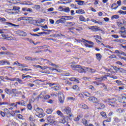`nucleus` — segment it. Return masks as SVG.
I'll use <instances>...</instances> for the list:
<instances>
[{
	"label": "nucleus",
	"mask_w": 126,
	"mask_h": 126,
	"mask_svg": "<svg viewBox=\"0 0 126 126\" xmlns=\"http://www.w3.org/2000/svg\"><path fill=\"white\" fill-rule=\"evenodd\" d=\"M70 66L72 67L73 70H76V71H78V72H79L80 73H82L83 72L86 73V70H87V71H89V72L92 71V68L85 67H83L80 65L72 64Z\"/></svg>",
	"instance_id": "f257e3e1"
},
{
	"label": "nucleus",
	"mask_w": 126,
	"mask_h": 126,
	"mask_svg": "<svg viewBox=\"0 0 126 126\" xmlns=\"http://www.w3.org/2000/svg\"><path fill=\"white\" fill-rule=\"evenodd\" d=\"M121 101H119L121 103L126 104V94L125 96H123L121 98Z\"/></svg>",
	"instance_id": "ddd939ff"
},
{
	"label": "nucleus",
	"mask_w": 126,
	"mask_h": 126,
	"mask_svg": "<svg viewBox=\"0 0 126 126\" xmlns=\"http://www.w3.org/2000/svg\"><path fill=\"white\" fill-rule=\"evenodd\" d=\"M8 12H9V13H14L15 12H14L13 11V9H8L7 10Z\"/></svg>",
	"instance_id": "09e8293b"
},
{
	"label": "nucleus",
	"mask_w": 126,
	"mask_h": 126,
	"mask_svg": "<svg viewBox=\"0 0 126 126\" xmlns=\"http://www.w3.org/2000/svg\"><path fill=\"white\" fill-rule=\"evenodd\" d=\"M58 95L59 102H60L61 104H63V102H64V96L63 95V94L60 92L58 93Z\"/></svg>",
	"instance_id": "20e7f679"
},
{
	"label": "nucleus",
	"mask_w": 126,
	"mask_h": 126,
	"mask_svg": "<svg viewBox=\"0 0 126 126\" xmlns=\"http://www.w3.org/2000/svg\"><path fill=\"white\" fill-rule=\"evenodd\" d=\"M73 89H74V90H77V89H78V87L77 85H74L73 86Z\"/></svg>",
	"instance_id": "338daca9"
},
{
	"label": "nucleus",
	"mask_w": 126,
	"mask_h": 126,
	"mask_svg": "<svg viewBox=\"0 0 126 126\" xmlns=\"http://www.w3.org/2000/svg\"><path fill=\"white\" fill-rule=\"evenodd\" d=\"M64 9V11L65 12H69V7H66Z\"/></svg>",
	"instance_id": "052dcab7"
},
{
	"label": "nucleus",
	"mask_w": 126,
	"mask_h": 126,
	"mask_svg": "<svg viewBox=\"0 0 126 126\" xmlns=\"http://www.w3.org/2000/svg\"><path fill=\"white\" fill-rule=\"evenodd\" d=\"M57 114L58 115V116H60V117H63V114L62 113V111L60 110H58L57 111Z\"/></svg>",
	"instance_id": "7c9ffc66"
},
{
	"label": "nucleus",
	"mask_w": 126,
	"mask_h": 126,
	"mask_svg": "<svg viewBox=\"0 0 126 126\" xmlns=\"http://www.w3.org/2000/svg\"><path fill=\"white\" fill-rule=\"evenodd\" d=\"M5 24L10 27H19V25H17L9 22H6Z\"/></svg>",
	"instance_id": "9d476101"
},
{
	"label": "nucleus",
	"mask_w": 126,
	"mask_h": 126,
	"mask_svg": "<svg viewBox=\"0 0 126 126\" xmlns=\"http://www.w3.org/2000/svg\"><path fill=\"white\" fill-rule=\"evenodd\" d=\"M47 120L49 124L53 125V124H54V121L55 120V116L50 115L47 118Z\"/></svg>",
	"instance_id": "39448f33"
},
{
	"label": "nucleus",
	"mask_w": 126,
	"mask_h": 126,
	"mask_svg": "<svg viewBox=\"0 0 126 126\" xmlns=\"http://www.w3.org/2000/svg\"><path fill=\"white\" fill-rule=\"evenodd\" d=\"M61 89V86H55L54 87V90L55 91H58V90H60Z\"/></svg>",
	"instance_id": "4c0bfd02"
},
{
	"label": "nucleus",
	"mask_w": 126,
	"mask_h": 126,
	"mask_svg": "<svg viewBox=\"0 0 126 126\" xmlns=\"http://www.w3.org/2000/svg\"><path fill=\"white\" fill-rule=\"evenodd\" d=\"M0 21L2 22H5L6 21V19L4 18L0 17Z\"/></svg>",
	"instance_id": "864d4df0"
},
{
	"label": "nucleus",
	"mask_w": 126,
	"mask_h": 126,
	"mask_svg": "<svg viewBox=\"0 0 126 126\" xmlns=\"http://www.w3.org/2000/svg\"><path fill=\"white\" fill-rule=\"evenodd\" d=\"M6 40H8V41L11 40H14V38L11 36H7L6 38H5Z\"/></svg>",
	"instance_id": "c03bdc74"
},
{
	"label": "nucleus",
	"mask_w": 126,
	"mask_h": 126,
	"mask_svg": "<svg viewBox=\"0 0 126 126\" xmlns=\"http://www.w3.org/2000/svg\"><path fill=\"white\" fill-rule=\"evenodd\" d=\"M66 24L68 26H73V25H75V23L71 22H68L66 23Z\"/></svg>",
	"instance_id": "c85d7f7f"
},
{
	"label": "nucleus",
	"mask_w": 126,
	"mask_h": 126,
	"mask_svg": "<svg viewBox=\"0 0 126 126\" xmlns=\"http://www.w3.org/2000/svg\"><path fill=\"white\" fill-rule=\"evenodd\" d=\"M60 20L61 23H64L65 22V18L64 16L62 17Z\"/></svg>",
	"instance_id": "c756f323"
},
{
	"label": "nucleus",
	"mask_w": 126,
	"mask_h": 126,
	"mask_svg": "<svg viewBox=\"0 0 126 126\" xmlns=\"http://www.w3.org/2000/svg\"><path fill=\"white\" fill-rule=\"evenodd\" d=\"M95 107L98 110H103V109L105 108V105L103 103H97L95 105Z\"/></svg>",
	"instance_id": "423d86ee"
},
{
	"label": "nucleus",
	"mask_w": 126,
	"mask_h": 126,
	"mask_svg": "<svg viewBox=\"0 0 126 126\" xmlns=\"http://www.w3.org/2000/svg\"><path fill=\"white\" fill-rule=\"evenodd\" d=\"M113 38H115V39H119V35L117 34H112L111 35Z\"/></svg>",
	"instance_id": "5fc2aeb1"
},
{
	"label": "nucleus",
	"mask_w": 126,
	"mask_h": 126,
	"mask_svg": "<svg viewBox=\"0 0 126 126\" xmlns=\"http://www.w3.org/2000/svg\"><path fill=\"white\" fill-rule=\"evenodd\" d=\"M49 64L50 65H52V66H53V67H55L56 68H59V65L56 64H54V63H50Z\"/></svg>",
	"instance_id": "a19ab883"
},
{
	"label": "nucleus",
	"mask_w": 126,
	"mask_h": 126,
	"mask_svg": "<svg viewBox=\"0 0 126 126\" xmlns=\"http://www.w3.org/2000/svg\"><path fill=\"white\" fill-rule=\"evenodd\" d=\"M29 21H30V22H31V21H32V24L34 25H36V24L38 23V21L33 20V18L32 17H29Z\"/></svg>",
	"instance_id": "4468645a"
},
{
	"label": "nucleus",
	"mask_w": 126,
	"mask_h": 126,
	"mask_svg": "<svg viewBox=\"0 0 126 126\" xmlns=\"http://www.w3.org/2000/svg\"><path fill=\"white\" fill-rule=\"evenodd\" d=\"M95 56H96V59H97V60H98V61H101V59H102V55H101V54L97 53L95 55Z\"/></svg>",
	"instance_id": "412c9836"
},
{
	"label": "nucleus",
	"mask_w": 126,
	"mask_h": 126,
	"mask_svg": "<svg viewBox=\"0 0 126 126\" xmlns=\"http://www.w3.org/2000/svg\"><path fill=\"white\" fill-rule=\"evenodd\" d=\"M117 69L120 71L121 73H126V70L123 68H118Z\"/></svg>",
	"instance_id": "b1692460"
},
{
	"label": "nucleus",
	"mask_w": 126,
	"mask_h": 126,
	"mask_svg": "<svg viewBox=\"0 0 126 126\" xmlns=\"http://www.w3.org/2000/svg\"><path fill=\"white\" fill-rule=\"evenodd\" d=\"M0 55H13V54L10 53V52H0Z\"/></svg>",
	"instance_id": "aec40b11"
},
{
	"label": "nucleus",
	"mask_w": 126,
	"mask_h": 126,
	"mask_svg": "<svg viewBox=\"0 0 126 126\" xmlns=\"http://www.w3.org/2000/svg\"><path fill=\"white\" fill-rule=\"evenodd\" d=\"M11 93H12V94H14L15 96H16V94H20L21 92H17V90L16 89H13L11 90Z\"/></svg>",
	"instance_id": "9b49d317"
},
{
	"label": "nucleus",
	"mask_w": 126,
	"mask_h": 126,
	"mask_svg": "<svg viewBox=\"0 0 126 126\" xmlns=\"http://www.w3.org/2000/svg\"><path fill=\"white\" fill-rule=\"evenodd\" d=\"M65 20H71V19H73V17L71 16H64Z\"/></svg>",
	"instance_id": "473e14b6"
},
{
	"label": "nucleus",
	"mask_w": 126,
	"mask_h": 126,
	"mask_svg": "<svg viewBox=\"0 0 126 126\" xmlns=\"http://www.w3.org/2000/svg\"><path fill=\"white\" fill-rule=\"evenodd\" d=\"M29 120L31 122H34V118L32 115L30 116Z\"/></svg>",
	"instance_id": "680f3d73"
},
{
	"label": "nucleus",
	"mask_w": 126,
	"mask_h": 126,
	"mask_svg": "<svg viewBox=\"0 0 126 126\" xmlns=\"http://www.w3.org/2000/svg\"><path fill=\"white\" fill-rule=\"evenodd\" d=\"M100 115L102 117V118H104L105 119H106V118H107V114H106V112L102 111L101 112H100Z\"/></svg>",
	"instance_id": "393cba45"
},
{
	"label": "nucleus",
	"mask_w": 126,
	"mask_h": 126,
	"mask_svg": "<svg viewBox=\"0 0 126 126\" xmlns=\"http://www.w3.org/2000/svg\"><path fill=\"white\" fill-rule=\"evenodd\" d=\"M100 28L97 26H92L91 28H89V29L92 30L94 32H97L98 31H103V30L99 29Z\"/></svg>",
	"instance_id": "0eeeda50"
},
{
	"label": "nucleus",
	"mask_w": 126,
	"mask_h": 126,
	"mask_svg": "<svg viewBox=\"0 0 126 126\" xmlns=\"http://www.w3.org/2000/svg\"><path fill=\"white\" fill-rule=\"evenodd\" d=\"M25 59L27 60V61H35V60H37L36 58H32L28 56L26 57Z\"/></svg>",
	"instance_id": "dca6fc26"
},
{
	"label": "nucleus",
	"mask_w": 126,
	"mask_h": 126,
	"mask_svg": "<svg viewBox=\"0 0 126 126\" xmlns=\"http://www.w3.org/2000/svg\"><path fill=\"white\" fill-rule=\"evenodd\" d=\"M75 2H78V5H83V3H84V1L75 0Z\"/></svg>",
	"instance_id": "a878e982"
},
{
	"label": "nucleus",
	"mask_w": 126,
	"mask_h": 126,
	"mask_svg": "<svg viewBox=\"0 0 126 126\" xmlns=\"http://www.w3.org/2000/svg\"><path fill=\"white\" fill-rule=\"evenodd\" d=\"M46 113L49 114H52L53 113V109H48L47 110Z\"/></svg>",
	"instance_id": "37998d69"
},
{
	"label": "nucleus",
	"mask_w": 126,
	"mask_h": 126,
	"mask_svg": "<svg viewBox=\"0 0 126 126\" xmlns=\"http://www.w3.org/2000/svg\"><path fill=\"white\" fill-rule=\"evenodd\" d=\"M4 31H7V30H4V29H0V34H3L4 33Z\"/></svg>",
	"instance_id": "8fccbe9b"
},
{
	"label": "nucleus",
	"mask_w": 126,
	"mask_h": 126,
	"mask_svg": "<svg viewBox=\"0 0 126 126\" xmlns=\"http://www.w3.org/2000/svg\"><path fill=\"white\" fill-rule=\"evenodd\" d=\"M76 13H78L80 14H83L84 13V10L83 9H78L76 11Z\"/></svg>",
	"instance_id": "4be33fe9"
},
{
	"label": "nucleus",
	"mask_w": 126,
	"mask_h": 126,
	"mask_svg": "<svg viewBox=\"0 0 126 126\" xmlns=\"http://www.w3.org/2000/svg\"><path fill=\"white\" fill-rule=\"evenodd\" d=\"M51 98V96L49 94H47L46 96H44L43 99L44 100H48V99H50Z\"/></svg>",
	"instance_id": "a18cd8bd"
},
{
	"label": "nucleus",
	"mask_w": 126,
	"mask_h": 126,
	"mask_svg": "<svg viewBox=\"0 0 126 126\" xmlns=\"http://www.w3.org/2000/svg\"><path fill=\"white\" fill-rule=\"evenodd\" d=\"M22 79H24L25 78H32V77L30 75H27V76H25L24 74H23L22 76Z\"/></svg>",
	"instance_id": "c9c22d12"
},
{
	"label": "nucleus",
	"mask_w": 126,
	"mask_h": 126,
	"mask_svg": "<svg viewBox=\"0 0 126 126\" xmlns=\"http://www.w3.org/2000/svg\"><path fill=\"white\" fill-rule=\"evenodd\" d=\"M33 8H35V9L38 10L40 9V8H41V6H40L39 5H35L34 6Z\"/></svg>",
	"instance_id": "58836bf2"
},
{
	"label": "nucleus",
	"mask_w": 126,
	"mask_h": 126,
	"mask_svg": "<svg viewBox=\"0 0 126 126\" xmlns=\"http://www.w3.org/2000/svg\"><path fill=\"white\" fill-rule=\"evenodd\" d=\"M80 108H82V109H88V106H87V105H86V104L84 103L81 104L80 105Z\"/></svg>",
	"instance_id": "6ab92c4d"
},
{
	"label": "nucleus",
	"mask_w": 126,
	"mask_h": 126,
	"mask_svg": "<svg viewBox=\"0 0 126 126\" xmlns=\"http://www.w3.org/2000/svg\"><path fill=\"white\" fill-rule=\"evenodd\" d=\"M35 111L37 113H38V114H43L44 113V110H43L42 108L39 107H37Z\"/></svg>",
	"instance_id": "2eb2a0df"
},
{
	"label": "nucleus",
	"mask_w": 126,
	"mask_h": 126,
	"mask_svg": "<svg viewBox=\"0 0 126 126\" xmlns=\"http://www.w3.org/2000/svg\"><path fill=\"white\" fill-rule=\"evenodd\" d=\"M83 94L86 97H90V96H91V94L90 93L86 92H84Z\"/></svg>",
	"instance_id": "2f4dec72"
},
{
	"label": "nucleus",
	"mask_w": 126,
	"mask_h": 126,
	"mask_svg": "<svg viewBox=\"0 0 126 126\" xmlns=\"http://www.w3.org/2000/svg\"><path fill=\"white\" fill-rule=\"evenodd\" d=\"M44 94H45V93L44 92H42L39 95V97L40 98V99H44Z\"/></svg>",
	"instance_id": "ea45409f"
},
{
	"label": "nucleus",
	"mask_w": 126,
	"mask_h": 126,
	"mask_svg": "<svg viewBox=\"0 0 126 126\" xmlns=\"http://www.w3.org/2000/svg\"><path fill=\"white\" fill-rule=\"evenodd\" d=\"M117 101V99L116 98H113L112 99L108 98L106 102L109 105H111L112 107H115L116 106V102Z\"/></svg>",
	"instance_id": "f03ea898"
},
{
	"label": "nucleus",
	"mask_w": 126,
	"mask_h": 126,
	"mask_svg": "<svg viewBox=\"0 0 126 126\" xmlns=\"http://www.w3.org/2000/svg\"><path fill=\"white\" fill-rule=\"evenodd\" d=\"M28 109L29 110H32V105H31V104L29 103V104H28Z\"/></svg>",
	"instance_id": "13d9d810"
},
{
	"label": "nucleus",
	"mask_w": 126,
	"mask_h": 126,
	"mask_svg": "<svg viewBox=\"0 0 126 126\" xmlns=\"http://www.w3.org/2000/svg\"><path fill=\"white\" fill-rule=\"evenodd\" d=\"M60 123H61V124H65L67 123V116H63V118L60 120Z\"/></svg>",
	"instance_id": "6e6552de"
},
{
	"label": "nucleus",
	"mask_w": 126,
	"mask_h": 126,
	"mask_svg": "<svg viewBox=\"0 0 126 126\" xmlns=\"http://www.w3.org/2000/svg\"><path fill=\"white\" fill-rule=\"evenodd\" d=\"M80 120V116H77L76 118L74 119L75 122H78Z\"/></svg>",
	"instance_id": "bf43d9fd"
},
{
	"label": "nucleus",
	"mask_w": 126,
	"mask_h": 126,
	"mask_svg": "<svg viewBox=\"0 0 126 126\" xmlns=\"http://www.w3.org/2000/svg\"><path fill=\"white\" fill-rule=\"evenodd\" d=\"M118 12L120 14H126V12L123 11V10H119L118 11Z\"/></svg>",
	"instance_id": "69168bd1"
},
{
	"label": "nucleus",
	"mask_w": 126,
	"mask_h": 126,
	"mask_svg": "<svg viewBox=\"0 0 126 126\" xmlns=\"http://www.w3.org/2000/svg\"><path fill=\"white\" fill-rule=\"evenodd\" d=\"M19 9H20V7L17 6H14L13 7V10L14 11V13H18L19 12Z\"/></svg>",
	"instance_id": "f8f14e48"
},
{
	"label": "nucleus",
	"mask_w": 126,
	"mask_h": 126,
	"mask_svg": "<svg viewBox=\"0 0 126 126\" xmlns=\"http://www.w3.org/2000/svg\"><path fill=\"white\" fill-rule=\"evenodd\" d=\"M109 59H117V56L115 55H112L109 57Z\"/></svg>",
	"instance_id": "6e6d98bb"
},
{
	"label": "nucleus",
	"mask_w": 126,
	"mask_h": 126,
	"mask_svg": "<svg viewBox=\"0 0 126 126\" xmlns=\"http://www.w3.org/2000/svg\"><path fill=\"white\" fill-rule=\"evenodd\" d=\"M81 42H83V43H85L86 42L87 43H88V44H90V45H94V43L93 42L89 41L84 39L83 38L82 39Z\"/></svg>",
	"instance_id": "f3484780"
},
{
	"label": "nucleus",
	"mask_w": 126,
	"mask_h": 126,
	"mask_svg": "<svg viewBox=\"0 0 126 126\" xmlns=\"http://www.w3.org/2000/svg\"><path fill=\"white\" fill-rule=\"evenodd\" d=\"M116 112L118 114H122L123 112H125V110L122 108H119L116 110Z\"/></svg>",
	"instance_id": "5701e85b"
},
{
	"label": "nucleus",
	"mask_w": 126,
	"mask_h": 126,
	"mask_svg": "<svg viewBox=\"0 0 126 126\" xmlns=\"http://www.w3.org/2000/svg\"><path fill=\"white\" fill-rule=\"evenodd\" d=\"M16 81H18V82L20 83L21 84H22V80L18 78H16Z\"/></svg>",
	"instance_id": "603ef678"
},
{
	"label": "nucleus",
	"mask_w": 126,
	"mask_h": 126,
	"mask_svg": "<svg viewBox=\"0 0 126 126\" xmlns=\"http://www.w3.org/2000/svg\"><path fill=\"white\" fill-rule=\"evenodd\" d=\"M112 121V119L111 118H108L106 120H104L105 123H110V122Z\"/></svg>",
	"instance_id": "3c124183"
},
{
	"label": "nucleus",
	"mask_w": 126,
	"mask_h": 126,
	"mask_svg": "<svg viewBox=\"0 0 126 126\" xmlns=\"http://www.w3.org/2000/svg\"><path fill=\"white\" fill-rule=\"evenodd\" d=\"M4 60L0 61V65H4Z\"/></svg>",
	"instance_id": "e2e57ef3"
},
{
	"label": "nucleus",
	"mask_w": 126,
	"mask_h": 126,
	"mask_svg": "<svg viewBox=\"0 0 126 126\" xmlns=\"http://www.w3.org/2000/svg\"><path fill=\"white\" fill-rule=\"evenodd\" d=\"M19 34L20 36H22L23 37H25V36H27V33L23 31H20Z\"/></svg>",
	"instance_id": "a211bd4d"
},
{
	"label": "nucleus",
	"mask_w": 126,
	"mask_h": 126,
	"mask_svg": "<svg viewBox=\"0 0 126 126\" xmlns=\"http://www.w3.org/2000/svg\"><path fill=\"white\" fill-rule=\"evenodd\" d=\"M82 124L84 125V126H88V124H87V120H86V119H82Z\"/></svg>",
	"instance_id": "cd10ccee"
},
{
	"label": "nucleus",
	"mask_w": 126,
	"mask_h": 126,
	"mask_svg": "<svg viewBox=\"0 0 126 126\" xmlns=\"http://www.w3.org/2000/svg\"><path fill=\"white\" fill-rule=\"evenodd\" d=\"M36 116H37V117H38V118H43L44 114H43V113H39L38 115H36Z\"/></svg>",
	"instance_id": "de8ad7c7"
},
{
	"label": "nucleus",
	"mask_w": 126,
	"mask_h": 126,
	"mask_svg": "<svg viewBox=\"0 0 126 126\" xmlns=\"http://www.w3.org/2000/svg\"><path fill=\"white\" fill-rule=\"evenodd\" d=\"M114 121L115 122V123H119V122H121V119L118 117H115L114 118Z\"/></svg>",
	"instance_id": "e433bc0d"
},
{
	"label": "nucleus",
	"mask_w": 126,
	"mask_h": 126,
	"mask_svg": "<svg viewBox=\"0 0 126 126\" xmlns=\"http://www.w3.org/2000/svg\"><path fill=\"white\" fill-rule=\"evenodd\" d=\"M79 19H80V21L86 22V20H85V18H84V17H83V16H80L79 17Z\"/></svg>",
	"instance_id": "f704fd0d"
},
{
	"label": "nucleus",
	"mask_w": 126,
	"mask_h": 126,
	"mask_svg": "<svg viewBox=\"0 0 126 126\" xmlns=\"http://www.w3.org/2000/svg\"><path fill=\"white\" fill-rule=\"evenodd\" d=\"M62 111L64 114L68 115L71 114V108L68 106H66L62 108Z\"/></svg>",
	"instance_id": "7ed1b4c3"
},
{
	"label": "nucleus",
	"mask_w": 126,
	"mask_h": 126,
	"mask_svg": "<svg viewBox=\"0 0 126 126\" xmlns=\"http://www.w3.org/2000/svg\"><path fill=\"white\" fill-rule=\"evenodd\" d=\"M105 70H106V72H109V71L110 72H111V71H112V69L110 68V69H108L106 67H104Z\"/></svg>",
	"instance_id": "4d7b16f0"
},
{
	"label": "nucleus",
	"mask_w": 126,
	"mask_h": 126,
	"mask_svg": "<svg viewBox=\"0 0 126 126\" xmlns=\"http://www.w3.org/2000/svg\"><path fill=\"white\" fill-rule=\"evenodd\" d=\"M22 20H25L26 21H29V17H21Z\"/></svg>",
	"instance_id": "72a5a7b5"
},
{
	"label": "nucleus",
	"mask_w": 126,
	"mask_h": 126,
	"mask_svg": "<svg viewBox=\"0 0 126 126\" xmlns=\"http://www.w3.org/2000/svg\"><path fill=\"white\" fill-rule=\"evenodd\" d=\"M5 92H6L7 94H12L11 92V90L8 89H5Z\"/></svg>",
	"instance_id": "79ce46f5"
},
{
	"label": "nucleus",
	"mask_w": 126,
	"mask_h": 126,
	"mask_svg": "<svg viewBox=\"0 0 126 126\" xmlns=\"http://www.w3.org/2000/svg\"><path fill=\"white\" fill-rule=\"evenodd\" d=\"M16 116L18 117V119H19L20 120H23V116H22V115L17 114Z\"/></svg>",
	"instance_id": "49530a36"
},
{
	"label": "nucleus",
	"mask_w": 126,
	"mask_h": 126,
	"mask_svg": "<svg viewBox=\"0 0 126 126\" xmlns=\"http://www.w3.org/2000/svg\"><path fill=\"white\" fill-rule=\"evenodd\" d=\"M110 78L113 79H118V77L115 75H112L110 76Z\"/></svg>",
	"instance_id": "0e129e2a"
},
{
	"label": "nucleus",
	"mask_w": 126,
	"mask_h": 126,
	"mask_svg": "<svg viewBox=\"0 0 126 126\" xmlns=\"http://www.w3.org/2000/svg\"><path fill=\"white\" fill-rule=\"evenodd\" d=\"M88 100H89L90 102H92V103H98V99L94 96L89 97Z\"/></svg>",
	"instance_id": "1a4fd4ad"
},
{
	"label": "nucleus",
	"mask_w": 126,
	"mask_h": 126,
	"mask_svg": "<svg viewBox=\"0 0 126 126\" xmlns=\"http://www.w3.org/2000/svg\"><path fill=\"white\" fill-rule=\"evenodd\" d=\"M49 46L48 45H44L42 46H40V49H46V48H48Z\"/></svg>",
	"instance_id": "774afa93"
},
{
	"label": "nucleus",
	"mask_w": 126,
	"mask_h": 126,
	"mask_svg": "<svg viewBox=\"0 0 126 126\" xmlns=\"http://www.w3.org/2000/svg\"><path fill=\"white\" fill-rule=\"evenodd\" d=\"M120 18V16L118 15H115L112 16L111 19L113 20V19H119Z\"/></svg>",
	"instance_id": "bb28decb"
}]
</instances>
